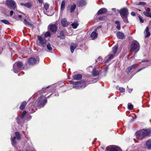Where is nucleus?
Listing matches in <instances>:
<instances>
[{"instance_id": "f257e3e1", "label": "nucleus", "mask_w": 151, "mask_h": 151, "mask_svg": "<svg viewBox=\"0 0 151 151\" xmlns=\"http://www.w3.org/2000/svg\"><path fill=\"white\" fill-rule=\"evenodd\" d=\"M151 133V130L143 129L135 133V135L138 139L142 140L146 136L149 135Z\"/></svg>"}, {"instance_id": "052dcab7", "label": "nucleus", "mask_w": 151, "mask_h": 151, "mask_svg": "<svg viewBox=\"0 0 151 151\" xmlns=\"http://www.w3.org/2000/svg\"><path fill=\"white\" fill-rule=\"evenodd\" d=\"M31 151H36L34 149H33V150H32Z\"/></svg>"}, {"instance_id": "412c9836", "label": "nucleus", "mask_w": 151, "mask_h": 151, "mask_svg": "<svg viewBox=\"0 0 151 151\" xmlns=\"http://www.w3.org/2000/svg\"><path fill=\"white\" fill-rule=\"evenodd\" d=\"M26 104L27 103L25 101L22 102L19 107L20 109L22 110H23L26 106Z\"/></svg>"}, {"instance_id": "c85d7f7f", "label": "nucleus", "mask_w": 151, "mask_h": 151, "mask_svg": "<svg viewBox=\"0 0 151 151\" xmlns=\"http://www.w3.org/2000/svg\"><path fill=\"white\" fill-rule=\"evenodd\" d=\"M117 49L118 46H117L115 45L112 48V52L114 54H116Z\"/></svg>"}, {"instance_id": "5701e85b", "label": "nucleus", "mask_w": 151, "mask_h": 151, "mask_svg": "<svg viewBox=\"0 0 151 151\" xmlns=\"http://www.w3.org/2000/svg\"><path fill=\"white\" fill-rule=\"evenodd\" d=\"M81 86V88H85L88 83H87L86 81H80Z\"/></svg>"}, {"instance_id": "393cba45", "label": "nucleus", "mask_w": 151, "mask_h": 151, "mask_svg": "<svg viewBox=\"0 0 151 151\" xmlns=\"http://www.w3.org/2000/svg\"><path fill=\"white\" fill-rule=\"evenodd\" d=\"M65 1L64 0H63L61 5L60 10L61 11H63L65 8Z\"/></svg>"}, {"instance_id": "79ce46f5", "label": "nucleus", "mask_w": 151, "mask_h": 151, "mask_svg": "<svg viewBox=\"0 0 151 151\" xmlns=\"http://www.w3.org/2000/svg\"><path fill=\"white\" fill-rule=\"evenodd\" d=\"M119 90L120 92H124L125 91V89L122 87H119Z\"/></svg>"}, {"instance_id": "423d86ee", "label": "nucleus", "mask_w": 151, "mask_h": 151, "mask_svg": "<svg viewBox=\"0 0 151 151\" xmlns=\"http://www.w3.org/2000/svg\"><path fill=\"white\" fill-rule=\"evenodd\" d=\"M6 3L7 6L9 8L13 10H15L17 9V4L14 0H6Z\"/></svg>"}, {"instance_id": "f3484780", "label": "nucleus", "mask_w": 151, "mask_h": 151, "mask_svg": "<svg viewBox=\"0 0 151 151\" xmlns=\"http://www.w3.org/2000/svg\"><path fill=\"white\" fill-rule=\"evenodd\" d=\"M95 31L92 32L91 35V37L93 39H94L96 38L98 36V34L95 31H96V29H95Z\"/></svg>"}, {"instance_id": "4c0bfd02", "label": "nucleus", "mask_w": 151, "mask_h": 151, "mask_svg": "<svg viewBox=\"0 0 151 151\" xmlns=\"http://www.w3.org/2000/svg\"><path fill=\"white\" fill-rule=\"evenodd\" d=\"M1 22L5 24H8L9 23V21L6 19H2L1 20Z\"/></svg>"}, {"instance_id": "a19ab883", "label": "nucleus", "mask_w": 151, "mask_h": 151, "mask_svg": "<svg viewBox=\"0 0 151 151\" xmlns=\"http://www.w3.org/2000/svg\"><path fill=\"white\" fill-rule=\"evenodd\" d=\"M138 18L139 19L140 22L141 23L143 22L144 20L143 19V18L140 15H139V16H138Z\"/></svg>"}, {"instance_id": "49530a36", "label": "nucleus", "mask_w": 151, "mask_h": 151, "mask_svg": "<svg viewBox=\"0 0 151 151\" xmlns=\"http://www.w3.org/2000/svg\"><path fill=\"white\" fill-rule=\"evenodd\" d=\"M14 13V12L13 11H12V10L10 12V15L11 16H12V15H13Z\"/></svg>"}, {"instance_id": "9d476101", "label": "nucleus", "mask_w": 151, "mask_h": 151, "mask_svg": "<svg viewBox=\"0 0 151 151\" xmlns=\"http://www.w3.org/2000/svg\"><path fill=\"white\" fill-rule=\"evenodd\" d=\"M70 83L74 84L73 88L77 89L81 88V86L80 81H77L75 82L73 81H70Z\"/></svg>"}, {"instance_id": "338daca9", "label": "nucleus", "mask_w": 151, "mask_h": 151, "mask_svg": "<svg viewBox=\"0 0 151 151\" xmlns=\"http://www.w3.org/2000/svg\"><path fill=\"white\" fill-rule=\"evenodd\" d=\"M48 87H47L46 88H48Z\"/></svg>"}, {"instance_id": "de8ad7c7", "label": "nucleus", "mask_w": 151, "mask_h": 151, "mask_svg": "<svg viewBox=\"0 0 151 151\" xmlns=\"http://www.w3.org/2000/svg\"><path fill=\"white\" fill-rule=\"evenodd\" d=\"M131 14L132 16H134L135 15V12H131Z\"/></svg>"}, {"instance_id": "37998d69", "label": "nucleus", "mask_w": 151, "mask_h": 151, "mask_svg": "<svg viewBox=\"0 0 151 151\" xmlns=\"http://www.w3.org/2000/svg\"><path fill=\"white\" fill-rule=\"evenodd\" d=\"M50 33L48 32H46L45 35V37H48L50 36Z\"/></svg>"}, {"instance_id": "0e129e2a", "label": "nucleus", "mask_w": 151, "mask_h": 151, "mask_svg": "<svg viewBox=\"0 0 151 151\" xmlns=\"http://www.w3.org/2000/svg\"><path fill=\"white\" fill-rule=\"evenodd\" d=\"M101 26H99L98 27V28H101Z\"/></svg>"}, {"instance_id": "e433bc0d", "label": "nucleus", "mask_w": 151, "mask_h": 151, "mask_svg": "<svg viewBox=\"0 0 151 151\" xmlns=\"http://www.w3.org/2000/svg\"><path fill=\"white\" fill-rule=\"evenodd\" d=\"M128 107L129 110H131L133 109V106L131 103H129L128 104Z\"/></svg>"}, {"instance_id": "3c124183", "label": "nucleus", "mask_w": 151, "mask_h": 151, "mask_svg": "<svg viewBox=\"0 0 151 151\" xmlns=\"http://www.w3.org/2000/svg\"><path fill=\"white\" fill-rule=\"evenodd\" d=\"M115 23L116 24H117V25H118V24H120L119 22L118 21H116Z\"/></svg>"}, {"instance_id": "5fc2aeb1", "label": "nucleus", "mask_w": 151, "mask_h": 151, "mask_svg": "<svg viewBox=\"0 0 151 151\" xmlns=\"http://www.w3.org/2000/svg\"><path fill=\"white\" fill-rule=\"evenodd\" d=\"M101 59V58L100 57H99L97 59V60L100 61Z\"/></svg>"}, {"instance_id": "bf43d9fd", "label": "nucleus", "mask_w": 151, "mask_h": 151, "mask_svg": "<svg viewBox=\"0 0 151 151\" xmlns=\"http://www.w3.org/2000/svg\"><path fill=\"white\" fill-rule=\"evenodd\" d=\"M59 95V94L58 93H57L56 95V94H55V96H58Z\"/></svg>"}, {"instance_id": "864d4df0", "label": "nucleus", "mask_w": 151, "mask_h": 151, "mask_svg": "<svg viewBox=\"0 0 151 151\" xmlns=\"http://www.w3.org/2000/svg\"><path fill=\"white\" fill-rule=\"evenodd\" d=\"M38 1L40 3H42L43 2V0H38Z\"/></svg>"}, {"instance_id": "ea45409f", "label": "nucleus", "mask_w": 151, "mask_h": 151, "mask_svg": "<svg viewBox=\"0 0 151 151\" xmlns=\"http://www.w3.org/2000/svg\"><path fill=\"white\" fill-rule=\"evenodd\" d=\"M26 113V111H23L22 113L21 116V118H23L24 117V116H25V115Z\"/></svg>"}, {"instance_id": "69168bd1", "label": "nucleus", "mask_w": 151, "mask_h": 151, "mask_svg": "<svg viewBox=\"0 0 151 151\" xmlns=\"http://www.w3.org/2000/svg\"><path fill=\"white\" fill-rule=\"evenodd\" d=\"M21 5H23V4H22V3H21Z\"/></svg>"}, {"instance_id": "1a4fd4ad", "label": "nucleus", "mask_w": 151, "mask_h": 151, "mask_svg": "<svg viewBox=\"0 0 151 151\" xmlns=\"http://www.w3.org/2000/svg\"><path fill=\"white\" fill-rule=\"evenodd\" d=\"M39 58L38 57L31 58L28 60V63L30 64L34 65L38 63L39 62Z\"/></svg>"}, {"instance_id": "aec40b11", "label": "nucleus", "mask_w": 151, "mask_h": 151, "mask_svg": "<svg viewBox=\"0 0 151 151\" xmlns=\"http://www.w3.org/2000/svg\"><path fill=\"white\" fill-rule=\"evenodd\" d=\"M61 24L63 27H65L68 25V22L65 19H62Z\"/></svg>"}, {"instance_id": "4d7b16f0", "label": "nucleus", "mask_w": 151, "mask_h": 151, "mask_svg": "<svg viewBox=\"0 0 151 151\" xmlns=\"http://www.w3.org/2000/svg\"><path fill=\"white\" fill-rule=\"evenodd\" d=\"M149 14H150L149 15V17L151 18V13H150Z\"/></svg>"}, {"instance_id": "603ef678", "label": "nucleus", "mask_w": 151, "mask_h": 151, "mask_svg": "<svg viewBox=\"0 0 151 151\" xmlns=\"http://www.w3.org/2000/svg\"><path fill=\"white\" fill-rule=\"evenodd\" d=\"M103 17H100L99 18V20H103Z\"/></svg>"}, {"instance_id": "f03ea898", "label": "nucleus", "mask_w": 151, "mask_h": 151, "mask_svg": "<svg viewBox=\"0 0 151 151\" xmlns=\"http://www.w3.org/2000/svg\"><path fill=\"white\" fill-rule=\"evenodd\" d=\"M119 12L124 22L126 23H128V21L127 19V16L129 13L127 9L125 8L122 9L119 11Z\"/></svg>"}, {"instance_id": "39448f33", "label": "nucleus", "mask_w": 151, "mask_h": 151, "mask_svg": "<svg viewBox=\"0 0 151 151\" xmlns=\"http://www.w3.org/2000/svg\"><path fill=\"white\" fill-rule=\"evenodd\" d=\"M22 64L21 62H16L13 65L12 70L14 73H17L22 69Z\"/></svg>"}, {"instance_id": "f8f14e48", "label": "nucleus", "mask_w": 151, "mask_h": 151, "mask_svg": "<svg viewBox=\"0 0 151 151\" xmlns=\"http://www.w3.org/2000/svg\"><path fill=\"white\" fill-rule=\"evenodd\" d=\"M87 4L85 0H79L78 2V7H82L85 5Z\"/></svg>"}, {"instance_id": "6ab92c4d", "label": "nucleus", "mask_w": 151, "mask_h": 151, "mask_svg": "<svg viewBox=\"0 0 151 151\" xmlns=\"http://www.w3.org/2000/svg\"><path fill=\"white\" fill-rule=\"evenodd\" d=\"M77 45L76 44L72 43L71 44L70 47V49L71 52L73 53L74 51V50L76 47Z\"/></svg>"}, {"instance_id": "c03bdc74", "label": "nucleus", "mask_w": 151, "mask_h": 151, "mask_svg": "<svg viewBox=\"0 0 151 151\" xmlns=\"http://www.w3.org/2000/svg\"><path fill=\"white\" fill-rule=\"evenodd\" d=\"M143 14L146 16L149 17V15L150 14V13L147 12H143Z\"/></svg>"}, {"instance_id": "f704fd0d", "label": "nucleus", "mask_w": 151, "mask_h": 151, "mask_svg": "<svg viewBox=\"0 0 151 151\" xmlns=\"http://www.w3.org/2000/svg\"><path fill=\"white\" fill-rule=\"evenodd\" d=\"M71 26L73 28L76 29L78 26V24L77 22H74L71 24Z\"/></svg>"}, {"instance_id": "c9c22d12", "label": "nucleus", "mask_w": 151, "mask_h": 151, "mask_svg": "<svg viewBox=\"0 0 151 151\" xmlns=\"http://www.w3.org/2000/svg\"><path fill=\"white\" fill-rule=\"evenodd\" d=\"M76 7V5L75 4L72 5L70 8V12H73L74 11Z\"/></svg>"}, {"instance_id": "a211bd4d", "label": "nucleus", "mask_w": 151, "mask_h": 151, "mask_svg": "<svg viewBox=\"0 0 151 151\" xmlns=\"http://www.w3.org/2000/svg\"><path fill=\"white\" fill-rule=\"evenodd\" d=\"M149 27H147L145 31V37H148L150 35V32L149 31Z\"/></svg>"}, {"instance_id": "9b49d317", "label": "nucleus", "mask_w": 151, "mask_h": 151, "mask_svg": "<svg viewBox=\"0 0 151 151\" xmlns=\"http://www.w3.org/2000/svg\"><path fill=\"white\" fill-rule=\"evenodd\" d=\"M48 28L53 32H55L57 29V27L55 24H50L48 26Z\"/></svg>"}, {"instance_id": "cd10ccee", "label": "nucleus", "mask_w": 151, "mask_h": 151, "mask_svg": "<svg viewBox=\"0 0 151 151\" xmlns=\"http://www.w3.org/2000/svg\"><path fill=\"white\" fill-rule=\"evenodd\" d=\"M15 134L16 137L19 140L21 138V135L19 133V132H15Z\"/></svg>"}, {"instance_id": "c756f323", "label": "nucleus", "mask_w": 151, "mask_h": 151, "mask_svg": "<svg viewBox=\"0 0 151 151\" xmlns=\"http://www.w3.org/2000/svg\"><path fill=\"white\" fill-rule=\"evenodd\" d=\"M19 13H21L22 14V15H18V18L19 19H20L22 21V19H24V16H25V14L22 12H19Z\"/></svg>"}, {"instance_id": "680f3d73", "label": "nucleus", "mask_w": 151, "mask_h": 151, "mask_svg": "<svg viewBox=\"0 0 151 151\" xmlns=\"http://www.w3.org/2000/svg\"><path fill=\"white\" fill-rule=\"evenodd\" d=\"M146 61H147L146 60H142V62H144Z\"/></svg>"}, {"instance_id": "473e14b6", "label": "nucleus", "mask_w": 151, "mask_h": 151, "mask_svg": "<svg viewBox=\"0 0 151 151\" xmlns=\"http://www.w3.org/2000/svg\"><path fill=\"white\" fill-rule=\"evenodd\" d=\"M58 37L60 38L61 39H63L65 38V36L64 35L63 32L61 31L60 33V35L58 36Z\"/></svg>"}, {"instance_id": "4be33fe9", "label": "nucleus", "mask_w": 151, "mask_h": 151, "mask_svg": "<svg viewBox=\"0 0 151 151\" xmlns=\"http://www.w3.org/2000/svg\"><path fill=\"white\" fill-rule=\"evenodd\" d=\"M114 55H112L110 54L108 56H107L106 58V60L105 61L106 62H107L109 61H110L114 57Z\"/></svg>"}, {"instance_id": "7ed1b4c3", "label": "nucleus", "mask_w": 151, "mask_h": 151, "mask_svg": "<svg viewBox=\"0 0 151 151\" xmlns=\"http://www.w3.org/2000/svg\"><path fill=\"white\" fill-rule=\"evenodd\" d=\"M47 41L45 37L42 36H37V46L41 47H44L46 46Z\"/></svg>"}, {"instance_id": "bb28decb", "label": "nucleus", "mask_w": 151, "mask_h": 151, "mask_svg": "<svg viewBox=\"0 0 151 151\" xmlns=\"http://www.w3.org/2000/svg\"><path fill=\"white\" fill-rule=\"evenodd\" d=\"M49 5L47 3H45L44 4V8L46 10V12H47V10L49 8Z\"/></svg>"}, {"instance_id": "6e6552de", "label": "nucleus", "mask_w": 151, "mask_h": 151, "mask_svg": "<svg viewBox=\"0 0 151 151\" xmlns=\"http://www.w3.org/2000/svg\"><path fill=\"white\" fill-rule=\"evenodd\" d=\"M105 151H122L121 149L115 145H109L107 146Z\"/></svg>"}, {"instance_id": "72a5a7b5", "label": "nucleus", "mask_w": 151, "mask_h": 151, "mask_svg": "<svg viewBox=\"0 0 151 151\" xmlns=\"http://www.w3.org/2000/svg\"><path fill=\"white\" fill-rule=\"evenodd\" d=\"M24 23L25 24L27 25L30 26H32L31 24L29 22L27 21L25 19H24Z\"/></svg>"}, {"instance_id": "8fccbe9b", "label": "nucleus", "mask_w": 151, "mask_h": 151, "mask_svg": "<svg viewBox=\"0 0 151 151\" xmlns=\"http://www.w3.org/2000/svg\"><path fill=\"white\" fill-rule=\"evenodd\" d=\"M26 6L28 8H30L31 7V5L29 4H27Z\"/></svg>"}, {"instance_id": "a18cd8bd", "label": "nucleus", "mask_w": 151, "mask_h": 151, "mask_svg": "<svg viewBox=\"0 0 151 151\" xmlns=\"http://www.w3.org/2000/svg\"><path fill=\"white\" fill-rule=\"evenodd\" d=\"M116 27L117 29L119 30L121 28L120 24H118V25H117Z\"/></svg>"}, {"instance_id": "b1692460", "label": "nucleus", "mask_w": 151, "mask_h": 151, "mask_svg": "<svg viewBox=\"0 0 151 151\" xmlns=\"http://www.w3.org/2000/svg\"><path fill=\"white\" fill-rule=\"evenodd\" d=\"M92 73L93 76H96L99 74V72L96 71V68H94L92 71Z\"/></svg>"}, {"instance_id": "7c9ffc66", "label": "nucleus", "mask_w": 151, "mask_h": 151, "mask_svg": "<svg viewBox=\"0 0 151 151\" xmlns=\"http://www.w3.org/2000/svg\"><path fill=\"white\" fill-rule=\"evenodd\" d=\"M12 144V145L14 146L16 144V141L15 139V137H14L13 138L11 137Z\"/></svg>"}, {"instance_id": "2f4dec72", "label": "nucleus", "mask_w": 151, "mask_h": 151, "mask_svg": "<svg viewBox=\"0 0 151 151\" xmlns=\"http://www.w3.org/2000/svg\"><path fill=\"white\" fill-rule=\"evenodd\" d=\"M47 47L49 52H51L52 50V49L50 44L49 43L47 45Z\"/></svg>"}, {"instance_id": "0eeeda50", "label": "nucleus", "mask_w": 151, "mask_h": 151, "mask_svg": "<svg viewBox=\"0 0 151 151\" xmlns=\"http://www.w3.org/2000/svg\"><path fill=\"white\" fill-rule=\"evenodd\" d=\"M139 43L136 41L132 42L130 45L131 51L137 52L139 50Z\"/></svg>"}, {"instance_id": "4468645a", "label": "nucleus", "mask_w": 151, "mask_h": 151, "mask_svg": "<svg viewBox=\"0 0 151 151\" xmlns=\"http://www.w3.org/2000/svg\"><path fill=\"white\" fill-rule=\"evenodd\" d=\"M117 37L121 39H123L125 37L123 33L121 32H119L116 33Z\"/></svg>"}, {"instance_id": "2eb2a0df", "label": "nucleus", "mask_w": 151, "mask_h": 151, "mask_svg": "<svg viewBox=\"0 0 151 151\" xmlns=\"http://www.w3.org/2000/svg\"><path fill=\"white\" fill-rule=\"evenodd\" d=\"M107 12V9L105 8H103L99 9L97 12L98 15H100Z\"/></svg>"}, {"instance_id": "58836bf2", "label": "nucleus", "mask_w": 151, "mask_h": 151, "mask_svg": "<svg viewBox=\"0 0 151 151\" xmlns=\"http://www.w3.org/2000/svg\"><path fill=\"white\" fill-rule=\"evenodd\" d=\"M146 4V3L144 2L139 1L137 4L139 5L144 6Z\"/></svg>"}, {"instance_id": "ddd939ff", "label": "nucleus", "mask_w": 151, "mask_h": 151, "mask_svg": "<svg viewBox=\"0 0 151 151\" xmlns=\"http://www.w3.org/2000/svg\"><path fill=\"white\" fill-rule=\"evenodd\" d=\"M137 67V66L135 65H132L129 67H128L127 70H126V72L128 73H129L132 70H134Z\"/></svg>"}, {"instance_id": "09e8293b", "label": "nucleus", "mask_w": 151, "mask_h": 151, "mask_svg": "<svg viewBox=\"0 0 151 151\" xmlns=\"http://www.w3.org/2000/svg\"><path fill=\"white\" fill-rule=\"evenodd\" d=\"M150 9L149 8H147L146 9V11L147 12H148L149 13H150Z\"/></svg>"}, {"instance_id": "13d9d810", "label": "nucleus", "mask_w": 151, "mask_h": 151, "mask_svg": "<svg viewBox=\"0 0 151 151\" xmlns=\"http://www.w3.org/2000/svg\"><path fill=\"white\" fill-rule=\"evenodd\" d=\"M134 118H133L131 120V122H134Z\"/></svg>"}, {"instance_id": "dca6fc26", "label": "nucleus", "mask_w": 151, "mask_h": 151, "mask_svg": "<svg viewBox=\"0 0 151 151\" xmlns=\"http://www.w3.org/2000/svg\"><path fill=\"white\" fill-rule=\"evenodd\" d=\"M82 77L81 74H78L77 75H75L73 76V78L75 80H79L81 79Z\"/></svg>"}, {"instance_id": "20e7f679", "label": "nucleus", "mask_w": 151, "mask_h": 151, "mask_svg": "<svg viewBox=\"0 0 151 151\" xmlns=\"http://www.w3.org/2000/svg\"><path fill=\"white\" fill-rule=\"evenodd\" d=\"M47 101L45 97L41 96L35 102L34 106H43L47 103Z\"/></svg>"}, {"instance_id": "a878e982", "label": "nucleus", "mask_w": 151, "mask_h": 151, "mask_svg": "<svg viewBox=\"0 0 151 151\" xmlns=\"http://www.w3.org/2000/svg\"><path fill=\"white\" fill-rule=\"evenodd\" d=\"M146 145L148 148L150 149L151 148V139H149L147 141Z\"/></svg>"}, {"instance_id": "6e6d98bb", "label": "nucleus", "mask_w": 151, "mask_h": 151, "mask_svg": "<svg viewBox=\"0 0 151 151\" xmlns=\"http://www.w3.org/2000/svg\"><path fill=\"white\" fill-rule=\"evenodd\" d=\"M143 69V68H141L139 69L138 70V71H137V72H138L140 71V70H141Z\"/></svg>"}, {"instance_id": "e2e57ef3", "label": "nucleus", "mask_w": 151, "mask_h": 151, "mask_svg": "<svg viewBox=\"0 0 151 151\" xmlns=\"http://www.w3.org/2000/svg\"><path fill=\"white\" fill-rule=\"evenodd\" d=\"M112 10H114V11H115L116 9H113Z\"/></svg>"}]
</instances>
